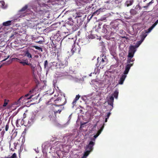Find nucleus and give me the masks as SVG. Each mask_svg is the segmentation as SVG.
I'll list each match as a JSON object with an SVG mask.
<instances>
[{
    "instance_id": "09e8293b",
    "label": "nucleus",
    "mask_w": 158,
    "mask_h": 158,
    "mask_svg": "<svg viewBox=\"0 0 158 158\" xmlns=\"http://www.w3.org/2000/svg\"><path fill=\"white\" fill-rule=\"evenodd\" d=\"M9 57H10V56H7V57L6 58H5L4 59H3V60H2V61H4L6 60L8 58H9Z\"/></svg>"
},
{
    "instance_id": "20e7f679",
    "label": "nucleus",
    "mask_w": 158,
    "mask_h": 158,
    "mask_svg": "<svg viewBox=\"0 0 158 158\" xmlns=\"http://www.w3.org/2000/svg\"><path fill=\"white\" fill-rule=\"evenodd\" d=\"M98 62H99V65L103 66L105 65L108 62V60L105 55L102 54L101 55L100 57L97 59Z\"/></svg>"
},
{
    "instance_id": "6ab92c4d",
    "label": "nucleus",
    "mask_w": 158,
    "mask_h": 158,
    "mask_svg": "<svg viewBox=\"0 0 158 158\" xmlns=\"http://www.w3.org/2000/svg\"><path fill=\"white\" fill-rule=\"evenodd\" d=\"M104 124H103V125L102 126V127H101L100 129L98 131L97 134L94 135V139H95L96 138H97L99 135V134L101 133V132L103 130V129L104 127Z\"/></svg>"
},
{
    "instance_id": "9d476101",
    "label": "nucleus",
    "mask_w": 158,
    "mask_h": 158,
    "mask_svg": "<svg viewBox=\"0 0 158 158\" xmlns=\"http://www.w3.org/2000/svg\"><path fill=\"white\" fill-rule=\"evenodd\" d=\"M20 141L19 140H17L14 143V148L11 147V146L10 143V150L12 151H14L15 149H16L20 147Z\"/></svg>"
},
{
    "instance_id": "a19ab883",
    "label": "nucleus",
    "mask_w": 158,
    "mask_h": 158,
    "mask_svg": "<svg viewBox=\"0 0 158 158\" xmlns=\"http://www.w3.org/2000/svg\"><path fill=\"white\" fill-rule=\"evenodd\" d=\"M147 35L145 33L143 35H142V36L141 37V40H142V41H143L144 40V39L146 37Z\"/></svg>"
},
{
    "instance_id": "864d4df0",
    "label": "nucleus",
    "mask_w": 158,
    "mask_h": 158,
    "mask_svg": "<svg viewBox=\"0 0 158 158\" xmlns=\"http://www.w3.org/2000/svg\"><path fill=\"white\" fill-rule=\"evenodd\" d=\"M97 124H95L94 126H93V128H94L96 127V126H97Z\"/></svg>"
},
{
    "instance_id": "7ed1b4c3",
    "label": "nucleus",
    "mask_w": 158,
    "mask_h": 158,
    "mask_svg": "<svg viewBox=\"0 0 158 158\" xmlns=\"http://www.w3.org/2000/svg\"><path fill=\"white\" fill-rule=\"evenodd\" d=\"M66 25L68 28V29L70 30L76 31L78 28V26L75 24L71 18H69V21L66 23Z\"/></svg>"
},
{
    "instance_id": "7c9ffc66",
    "label": "nucleus",
    "mask_w": 158,
    "mask_h": 158,
    "mask_svg": "<svg viewBox=\"0 0 158 158\" xmlns=\"http://www.w3.org/2000/svg\"><path fill=\"white\" fill-rule=\"evenodd\" d=\"M32 47L35 48L36 49H37L39 51H40L41 52H42L43 51L42 48L40 47L36 46H32Z\"/></svg>"
},
{
    "instance_id": "412c9836",
    "label": "nucleus",
    "mask_w": 158,
    "mask_h": 158,
    "mask_svg": "<svg viewBox=\"0 0 158 158\" xmlns=\"http://www.w3.org/2000/svg\"><path fill=\"white\" fill-rule=\"evenodd\" d=\"M80 97V96L79 95V94L77 95L76 96L75 98L72 102V104L73 105V106H74L75 104H76L77 101L79 99Z\"/></svg>"
},
{
    "instance_id": "79ce46f5",
    "label": "nucleus",
    "mask_w": 158,
    "mask_h": 158,
    "mask_svg": "<svg viewBox=\"0 0 158 158\" xmlns=\"http://www.w3.org/2000/svg\"><path fill=\"white\" fill-rule=\"evenodd\" d=\"M154 27L152 25L151 27L148 29V32H150L154 28Z\"/></svg>"
},
{
    "instance_id": "37998d69",
    "label": "nucleus",
    "mask_w": 158,
    "mask_h": 158,
    "mask_svg": "<svg viewBox=\"0 0 158 158\" xmlns=\"http://www.w3.org/2000/svg\"><path fill=\"white\" fill-rule=\"evenodd\" d=\"M7 104V102H6V100L5 99L4 103L3 105V106H6Z\"/></svg>"
},
{
    "instance_id": "a18cd8bd",
    "label": "nucleus",
    "mask_w": 158,
    "mask_h": 158,
    "mask_svg": "<svg viewBox=\"0 0 158 158\" xmlns=\"http://www.w3.org/2000/svg\"><path fill=\"white\" fill-rule=\"evenodd\" d=\"M8 128H9V125L8 124H7L5 127V131H7L8 129Z\"/></svg>"
},
{
    "instance_id": "f03ea898",
    "label": "nucleus",
    "mask_w": 158,
    "mask_h": 158,
    "mask_svg": "<svg viewBox=\"0 0 158 158\" xmlns=\"http://www.w3.org/2000/svg\"><path fill=\"white\" fill-rule=\"evenodd\" d=\"M132 66L133 64H132L126 65L125 67V70L123 73V74L121 76L120 80H119L118 82V84L122 85L123 84V82L127 77L126 74L128 73L131 67Z\"/></svg>"
},
{
    "instance_id": "f257e3e1",
    "label": "nucleus",
    "mask_w": 158,
    "mask_h": 158,
    "mask_svg": "<svg viewBox=\"0 0 158 158\" xmlns=\"http://www.w3.org/2000/svg\"><path fill=\"white\" fill-rule=\"evenodd\" d=\"M55 101V108L64 105L66 102L65 97L61 94L58 95Z\"/></svg>"
},
{
    "instance_id": "4be33fe9",
    "label": "nucleus",
    "mask_w": 158,
    "mask_h": 158,
    "mask_svg": "<svg viewBox=\"0 0 158 158\" xmlns=\"http://www.w3.org/2000/svg\"><path fill=\"white\" fill-rule=\"evenodd\" d=\"M86 150V151L84 152L83 156L82 158H86V157L90 153V152H91L89 150Z\"/></svg>"
},
{
    "instance_id": "393cba45",
    "label": "nucleus",
    "mask_w": 158,
    "mask_h": 158,
    "mask_svg": "<svg viewBox=\"0 0 158 158\" xmlns=\"http://www.w3.org/2000/svg\"><path fill=\"white\" fill-rule=\"evenodd\" d=\"M133 2V0H131L129 1H126V3L127 5V6H130L131 5Z\"/></svg>"
},
{
    "instance_id": "de8ad7c7",
    "label": "nucleus",
    "mask_w": 158,
    "mask_h": 158,
    "mask_svg": "<svg viewBox=\"0 0 158 158\" xmlns=\"http://www.w3.org/2000/svg\"><path fill=\"white\" fill-rule=\"evenodd\" d=\"M5 132L4 131H2V132H1V135H2V136H3V135H4V134H5Z\"/></svg>"
},
{
    "instance_id": "39448f33",
    "label": "nucleus",
    "mask_w": 158,
    "mask_h": 158,
    "mask_svg": "<svg viewBox=\"0 0 158 158\" xmlns=\"http://www.w3.org/2000/svg\"><path fill=\"white\" fill-rule=\"evenodd\" d=\"M68 59L67 58H63L60 60V68H64L68 65Z\"/></svg>"
},
{
    "instance_id": "a878e982",
    "label": "nucleus",
    "mask_w": 158,
    "mask_h": 158,
    "mask_svg": "<svg viewBox=\"0 0 158 158\" xmlns=\"http://www.w3.org/2000/svg\"><path fill=\"white\" fill-rule=\"evenodd\" d=\"M142 42V40H140L137 42L135 45L134 46L135 48V49H136V48H138Z\"/></svg>"
},
{
    "instance_id": "72a5a7b5",
    "label": "nucleus",
    "mask_w": 158,
    "mask_h": 158,
    "mask_svg": "<svg viewBox=\"0 0 158 158\" xmlns=\"http://www.w3.org/2000/svg\"><path fill=\"white\" fill-rule=\"evenodd\" d=\"M101 11V9H99L97 10L95 12H94V13L93 14V15H95L96 14L98 15L100 11Z\"/></svg>"
},
{
    "instance_id": "6e6d98bb",
    "label": "nucleus",
    "mask_w": 158,
    "mask_h": 158,
    "mask_svg": "<svg viewBox=\"0 0 158 158\" xmlns=\"http://www.w3.org/2000/svg\"><path fill=\"white\" fill-rule=\"evenodd\" d=\"M11 147L14 148V145H12L11 146Z\"/></svg>"
},
{
    "instance_id": "2f4dec72",
    "label": "nucleus",
    "mask_w": 158,
    "mask_h": 158,
    "mask_svg": "<svg viewBox=\"0 0 158 158\" xmlns=\"http://www.w3.org/2000/svg\"><path fill=\"white\" fill-rule=\"evenodd\" d=\"M84 15V14L81 12H79L77 13L76 17H80Z\"/></svg>"
},
{
    "instance_id": "2eb2a0df",
    "label": "nucleus",
    "mask_w": 158,
    "mask_h": 158,
    "mask_svg": "<svg viewBox=\"0 0 158 158\" xmlns=\"http://www.w3.org/2000/svg\"><path fill=\"white\" fill-rule=\"evenodd\" d=\"M23 123V118H18L16 122V125L17 127H20V125H22Z\"/></svg>"
},
{
    "instance_id": "aec40b11",
    "label": "nucleus",
    "mask_w": 158,
    "mask_h": 158,
    "mask_svg": "<svg viewBox=\"0 0 158 158\" xmlns=\"http://www.w3.org/2000/svg\"><path fill=\"white\" fill-rule=\"evenodd\" d=\"M0 3L1 4V7L3 9H6L7 7V5L5 4V2L3 1H0Z\"/></svg>"
},
{
    "instance_id": "ddd939ff",
    "label": "nucleus",
    "mask_w": 158,
    "mask_h": 158,
    "mask_svg": "<svg viewBox=\"0 0 158 158\" xmlns=\"http://www.w3.org/2000/svg\"><path fill=\"white\" fill-rule=\"evenodd\" d=\"M27 5H26L19 10L20 12H22V13H23V14L20 15L19 16V17H23L26 15V13H24V12L27 11Z\"/></svg>"
},
{
    "instance_id": "4c0bfd02",
    "label": "nucleus",
    "mask_w": 158,
    "mask_h": 158,
    "mask_svg": "<svg viewBox=\"0 0 158 158\" xmlns=\"http://www.w3.org/2000/svg\"><path fill=\"white\" fill-rule=\"evenodd\" d=\"M102 30V32L103 33H106L107 31V30L105 26L103 27Z\"/></svg>"
},
{
    "instance_id": "ea45409f",
    "label": "nucleus",
    "mask_w": 158,
    "mask_h": 158,
    "mask_svg": "<svg viewBox=\"0 0 158 158\" xmlns=\"http://www.w3.org/2000/svg\"><path fill=\"white\" fill-rule=\"evenodd\" d=\"M147 35L145 33L143 35H142V36L141 37V40H142V41H143L144 40V39L146 37Z\"/></svg>"
},
{
    "instance_id": "f704fd0d",
    "label": "nucleus",
    "mask_w": 158,
    "mask_h": 158,
    "mask_svg": "<svg viewBox=\"0 0 158 158\" xmlns=\"http://www.w3.org/2000/svg\"><path fill=\"white\" fill-rule=\"evenodd\" d=\"M36 67V65L35 64H33L30 66L32 71L34 72L35 70V68Z\"/></svg>"
},
{
    "instance_id": "6e6552de",
    "label": "nucleus",
    "mask_w": 158,
    "mask_h": 158,
    "mask_svg": "<svg viewBox=\"0 0 158 158\" xmlns=\"http://www.w3.org/2000/svg\"><path fill=\"white\" fill-rule=\"evenodd\" d=\"M34 91L33 90H30L29 92V93L26 94L24 96H22V97H24L23 99L22 100V103H23L24 102H25L27 100H28L29 99H31L32 97L33 96V95H30L32 92Z\"/></svg>"
},
{
    "instance_id": "f8f14e48",
    "label": "nucleus",
    "mask_w": 158,
    "mask_h": 158,
    "mask_svg": "<svg viewBox=\"0 0 158 158\" xmlns=\"http://www.w3.org/2000/svg\"><path fill=\"white\" fill-rule=\"evenodd\" d=\"M35 41V42L36 43H39L40 44H43L44 41V38L42 36H38L35 38L33 40Z\"/></svg>"
},
{
    "instance_id": "b1692460",
    "label": "nucleus",
    "mask_w": 158,
    "mask_h": 158,
    "mask_svg": "<svg viewBox=\"0 0 158 158\" xmlns=\"http://www.w3.org/2000/svg\"><path fill=\"white\" fill-rule=\"evenodd\" d=\"M11 22L10 21H8L3 23V25L5 26H9L11 25Z\"/></svg>"
},
{
    "instance_id": "473e14b6",
    "label": "nucleus",
    "mask_w": 158,
    "mask_h": 158,
    "mask_svg": "<svg viewBox=\"0 0 158 158\" xmlns=\"http://www.w3.org/2000/svg\"><path fill=\"white\" fill-rule=\"evenodd\" d=\"M12 59V60H15L16 61L18 62L19 63L20 62H21L22 60L17 58H13Z\"/></svg>"
},
{
    "instance_id": "5fc2aeb1",
    "label": "nucleus",
    "mask_w": 158,
    "mask_h": 158,
    "mask_svg": "<svg viewBox=\"0 0 158 158\" xmlns=\"http://www.w3.org/2000/svg\"><path fill=\"white\" fill-rule=\"evenodd\" d=\"M108 118H105V122H106L107 121V119Z\"/></svg>"
},
{
    "instance_id": "1a4fd4ad",
    "label": "nucleus",
    "mask_w": 158,
    "mask_h": 158,
    "mask_svg": "<svg viewBox=\"0 0 158 158\" xmlns=\"http://www.w3.org/2000/svg\"><path fill=\"white\" fill-rule=\"evenodd\" d=\"M42 9L40 8V10L37 11V13L38 15H39L42 16L44 17H47L48 18V16L47 15L49 14L48 11V10H43Z\"/></svg>"
},
{
    "instance_id": "c03bdc74",
    "label": "nucleus",
    "mask_w": 158,
    "mask_h": 158,
    "mask_svg": "<svg viewBox=\"0 0 158 158\" xmlns=\"http://www.w3.org/2000/svg\"><path fill=\"white\" fill-rule=\"evenodd\" d=\"M110 114H111V113L109 112L107 115L106 116V118H108L110 116Z\"/></svg>"
},
{
    "instance_id": "9b49d317",
    "label": "nucleus",
    "mask_w": 158,
    "mask_h": 158,
    "mask_svg": "<svg viewBox=\"0 0 158 158\" xmlns=\"http://www.w3.org/2000/svg\"><path fill=\"white\" fill-rule=\"evenodd\" d=\"M80 48L78 45L76 46L74 44L72 46V48L71 49V51L73 54L74 53H78L79 52Z\"/></svg>"
},
{
    "instance_id": "a211bd4d",
    "label": "nucleus",
    "mask_w": 158,
    "mask_h": 158,
    "mask_svg": "<svg viewBox=\"0 0 158 158\" xmlns=\"http://www.w3.org/2000/svg\"><path fill=\"white\" fill-rule=\"evenodd\" d=\"M56 98H52L50 99V100L48 102L49 104H52L55 106V101Z\"/></svg>"
},
{
    "instance_id": "0eeeda50",
    "label": "nucleus",
    "mask_w": 158,
    "mask_h": 158,
    "mask_svg": "<svg viewBox=\"0 0 158 158\" xmlns=\"http://www.w3.org/2000/svg\"><path fill=\"white\" fill-rule=\"evenodd\" d=\"M95 139L93 138L92 140L90 141L89 143L86 146V150H88L91 152L93 149V146L95 144Z\"/></svg>"
},
{
    "instance_id": "4468645a",
    "label": "nucleus",
    "mask_w": 158,
    "mask_h": 158,
    "mask_svg": "<svg viewBox=\"0 0 158 158\" xmlns=\"http://www.w3.org/2000/svg\"><path fill=\"white\" fill-rule=\"evenodd\" d=\"M114 101V98L112 96H110L107 100V102L108 104L111 106L110 110H111L113 109Z\"/></svg>"
},
{
    "instance_id": "f3484780",
    "label": "nucleus",
    "mask_w": 158,
    "mask_h": 158,
    "mask_svg": "<svg viewBox=\"0 0 158 158\" xmlns=\"http://www.w3.org/2000/svg\"><path fill=\"white\" fill-rule=\"evenodd\" d=\"M24 97H20L17 101L15 102H14V105H16L17 106H19L22 103V100Z\"/></svg>"
},
{
    "instance_id": "dca6fc26",
    "label": "nucleus",
    "mask_w": 158,
    "mask_h": 158,
    "mask_svg": "<svg viewBox=\"0 0 158 158\" xmlns=\"http://www.w3.org/2000/svg\"><path fill=\"white\" fill-rule=\"evenodd\" d=\"M135 60V59L133 58L127 57V64H132L133 65L134 63L133 62Z\"/></svg>"
},
{
    "instance_id": "49530a36",
    "label": "nucleus",
    "mask_w": 158,
    "mask_h": 158,
    "mask_svg": "<svg viewBox=\"0 0 158 158\" xmlns=\"http://www.w3.org/2000/svg\"><path fill=\"white\" fill-rule=\"evenodd\" d=\"M158 23V19L152 25L154 27Z\"/></svg>"
},
{
    "instance_id": "58836bf2",
    "label": "nucleus",
    "mask_w": 158,
    "mask_h": 158,
    "mask_svg": "<svg viewBox=\"0 0 158 158\" xmlns=\"http://www.w3.org/2000/svg\"><path fill=\"white\" fill-rule=\"evenodd\" d=\"M48 62L47 60H46L44 62V67L45 68L46 67H48Z\"/></svg>"
},
{
    "instance_id": "423d86ee",
    "label": "nucleus",
    "mask_w": 158,
    "mask_h": 158,
    "mask_svg": "<svg viewBox=\"0 0 158 158\" xmlns=\"http://www.w3.org/2000/svg\"><path fill=\"white\" fill-rule=\"evenodd\" d=\"M136 50L134 46L131 45L129 47L127 57L133 58Z\"/></svg>"
},
{
    "instance_id": "c85d7f7f",
    "label": "nucleus",
    "mask_w": 158,
    "mask_h": 158,
    "mask_svg": "<svg viewBox=\"0 0 158 158\" xmlns=\"http://www.w3.org/2000/svg\"><path fill=\"white\" fill-rule=\"evenodd\" d=\"M25 56L29 58H31L32 57L31 55L28 51L26 52Z\"/></svg>"
},
{
    "instance_id": "c756f323",
    "label": "nucleus",
    "mask_w": 158,
    "mask_h": 158,
    "mask_svg": "<svg viewBox=\"0 0 158 158\" xmlns=\"http://www.w3.org/2000/svg\"><path fill=\"white\" fill-rule=\"evenodd\" d=\"M118 92L117 90H115L113 94V95L114 97L116 98H117L118 95Z\"/></svg>"
},
{
    "instance_id": "e433bc0d",
    "label": "nucleus",
    "mask_w": 158,
    "mask_h": 158,
    "mask_svg": "<svg viewBox=\"0 0 158 158\" xmlns=\"http://www.w3.org/2000/svg\"><path fill=\"white\" fill-rule=\"evenodd\" d=\"M6 158H17V157L16 156V154L15 153H14L11 156V157H7Z\"/></svg>"
},
{
    "instance_id": "603ef678",
    "label": "nucleus",
    "mask_w": 158,
    "mask_h": 158,
    "mask_svg": "<svg viewBox=\"0 0 158 158\" xmlns=\"http://www.w3.org/2000/svg\"><path fill=\"white\" fill-rule=\"evenodd\" d=\"M151 3V2H150L149 3H148L147 4V6H145L144 7H147L148 6H149V4H150V3Z\"/></svg>"
},
{
    "instance_id": "cd10ccee",
    "label": "nucleus",
    "mask_w": 158,
    "mask_h": 158,
    "mask_svg": "<svg viewBox=\"0 0 158 158\" xmlns=\"http://www.w3.org/2000/svg\"><path fill=\"white\" fill-rule=\"evenodd\" d=\"M130 12L131 15H134L137 14V11L135 9H131L130 11Z\"/></svg>"
},
{
    "instance_id": "4d7b16f0",
    "label": "nucleus",
    "mask_w": 158,
    "mask_h": 158,
    "mask_svg": "<svg viewBox=\"0 0 158 158\" xmlns=\"http://www.w3.org/2000/svg\"><path fill=\"white\" fill-rule=\"evenodd\" d=\"M2 130L1 129H0V132Z\"/></svg>"
},
{
    "instance_id": "3c124183",
    "label": "nucleus",
    "mask_w": 158,
    "mask_h": 158,
    "mask_svg": "<svg viewBox=\"0 0 158 158\" xmlns=\"http://www.w3.org/2000/svg\"><path fill=\"white\" fill-rule=\"evenodd\" d=\"M114 24L116 25L117 26H118L119 24L117 22H115L114 23Z\"/></svg>"
},
{
    "instance_id": "bb28decb",
    "label": "nucleus",
    "mask_w": 158,
    "mask_h": 158,
    "mask_svg": "<svg viewBox=\"0 0 158 158\" xmlns=\"http://www.w3.org/2000/svg\"><path fill=\"white\" fill-rule=\"evenodd\" d=\"M26 60L22 59L21 62H20V63L22 64L23 66H25V65H27V61H26Z\"/></svg>"
},
{
    "instance_id": "5701e85b",
    "label": "nucleus",
    "mask_w": 158,
    "mask_h": 158,
    "mask_svg": "<svg viewBox=\"0 0 158 158\" xmlns=\"http://www.w3.org/2000/svg\"><path fill=\"white\" fill-rule=\"evenodd\" d=\"M63 107L61 108V109H59L58 110L54 108L53 110H54L55 114H56L58 113H59V114H60L62 110H63Z\"/></svg>"
},
{
    "instance_id": "c9c22d12",
    "label": "nucleus",
    "mask_w": 158,
    "mask_h": 158,
    "mask_svg": "<svg viewBox=\"0 0 158 158\" xmlns=\"http://www.w3.org/2000/svg\"><path fill=\"white\" fill-rule=\"evenodd\" d=\"M91 7V6H88V5L86 6L85 8V10L86 11V12H87L88 10H89V9Z\"/></svg>"
},
{
    "instance_id": "8fccbe9b",
    "label": "nucleus",
    "mask_w": 158,
    "mask_h": 158,
    "mask_svg": "<svg viewBox=\"0 0 158 158\" xmlns=\"http://www.w3.org/2000/svg\"><path fill=\"white\" fill-rule=\"evenodd\" d=\"M27 65L30 66L32 65V64L31 63H28V62L27 61Z\"/></svg>"
}]
</instances>
